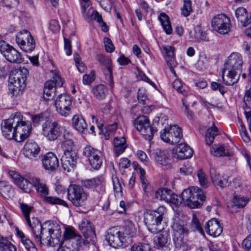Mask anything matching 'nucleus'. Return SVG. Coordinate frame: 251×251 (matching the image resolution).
<instances>
[{
    "label": "nucleus",
    "mask_w": 251,
    "mask_h": 251,
    "mask_svg": "<svg viewBox=\"0 0 251 251\" xmlns=\"http://www.w3.org/2000/svg\"><path fill=\"white\" fill-rule=\"evenodd\" d=\"M16 118L18 119V122L15 123V139L17 142H22L30 134L31 123L29 121H23V115L19 112L15 113V119Z\"/></svg>",
    "instance_id": "7"
},
{
    "label": "nucleus",
    "mask_w": 251,
    "mask_h": 251,
    "mask_svg": "<svg viewBox=\"0 0 251 251\" xmlns=\"http://www.w3.org/2000/svg\"><path fill=\"white\" fill-rule=\"evenodd\" d=\"M182 136L181 128L177 125L165 128L160 132V137L164 142L170 144L178 143Z\"/></svg>",
    "instance_id": "13"
},
{
    "label": "nucleus",
    "mask_w": 251,
    "mask_h": 251,
    "mask_svg": "<svg viewBox=\"0 0 251 251\" xmlns=\"http://www.w3.org/2000/svg\"><path fill=\"white\" fill-rule=\"evenodd\" d=\"M235 16L242 26H246L248 25L249 16L247 10L243 7H239L235 11Z\"/></svg>",
    "instance_id": "38"
},
{
    "label": "nucleus",
    "mask_w": 251,
    "mask_h": 251,
    "mask_svg": "<svg viewBox=\"0 0 251 251\" xmlns=\"http://www.w3.org/2000/svg\"><path fill=\"white\" fill-rule=\"evenodd\" d=\"M43 136L50 141H54L60 139L67 130L65 126H61L56 121L48 120L42 126Z\"/></svg>",
    "instance_id": "5"
},
{
    "label": "nucleus",
    "mask_w": 251,
    "mask_h": 251,
    "mask_svg": "<svg viewBox=\"0 0 251 251\" xmlns=\"http://www.w3.org/2000/svg\"><path fill=\"white\" fill-rule=\"evenodd\" d=\"M242 245L246 251H251V233L243 241Z\"/></svg>",
    "instance_id": "64"
},
{
    "label": "nucleus",
    "mask_w": 251,
    "mask_h": 251,
    "mask_svg": "<svg viewBox=\"0 0 251 251\" xmlns=\"http://www.w3.org/2000/svg\"><path fill=\"white\" fill-rule=\"evenodd\" d=\"M33 184V186L36 189L37 193L43 198V199L49 194V188L47 184L40 178L32 177L30 179Z\"/></svg>",
    "instance_id": "29"
},
{
    "label": "nucleus",
    "mask_w": 251,
    "mask_h": 251,
    "mask_svg": "<svg viewBox=\"0 0 251 251\" xmlns=\"http://www.w3.org/2000/svg\"><path fill=\"white\" fill-rule=\"evenodd\" d=\"M26 221L31 229L34 236L37 232L39 233V231L43 227V224L42 225L37 218L33 217L31 220L29 218L26 220Z\"/></svg>",
    "instance_id": "41"
},
{
    "label": "nucleus",
    "mask_w": 251,
    "mask_h": 251,
    "mask_svg": "<svg viewBox=\"0 0 251 251\" xmlns=\"http://www.w3.org/2000/svg\"><path fill=\"white\" fill-rule=\"evenodd\" d=\"M248 201V199L240 196H234L232 200L234 205L239 208L244 207Z\"/></svg>",
    "instance_id": "50"
},
{
    "label": "nucleus",
    "mask_w": 251,
    "mask_h": 251,
    "mask_svg": "<svg viewBox=\"0 0 251 251\" xmlns=\"http://www.w3.org/2000/svg\"><path fill=\"white\" fill-rule=\"evenodd\" d=\"M155 161L159 164L169 168L171 166V159L168 153L160 149H156L153 153Z\"/></svg>",
    "instance_id": "30"
},
{
    "label": "nucleus",
    "mask_w": 251,
    "mask_h": 251,
    "mask_svg": "<svg viewBox=\"0 0 251 251\" xmlns=\"http://www.w3.org/2000/svg\"><path fill=\"white\" fill-rule=\"evenodd\" d=\"M60 26L57 20H51L49 23V29L53 33H56L60 30Z\"/></svg>",
    "instance_id": "62"
},
{
    "label": "nucleus",
    "mask_w": 251,
    "mask_h": 251,
    "mask_svg": "<svg viewBox=\"0 0 251 251\" xmlns=\"http://www.w3.org/2000/svg\"><path fill=\"white\" fill-rule=\"evenodd\" d=\"M81 10L83 17L87 22L95 20L102 21V16L94 10L91 6L90 0H80Z\"/></svg>",
    "instance_id": "17"
},
{
    "label": "nucleus",
    "mask_w": 251,
    "mask_h": 251,
    "mask_svg": "<svg viewBox=\"0 0 251 251\" xmlns=\"http://www.w3.org/2000/svg\"><path fill=\"white\" fill-rule=\"evenodd\" d=\"M211 25L219 34H226L230 30V20L224 14H218L212 19Z\"/></svg>",
    "instance_id": "14"
},
{
    "label": "nucleus",
    "mask_w": 251,
    "mask_h": 251,
    "mask_svg": "<svg viewBox=\"0 0 251 251\" xmlns=\"http://www.w3.org/2000/svg\"><path fill=\"white\" fill-rule=\"evenodd\" d=\"M18 119H15V113L12 114L7 119L2 121L1 124V130L3 136L8 140L15 139V123H17Z\"/></svg>",
    "instance_id": "18"
},
{
    "label": "nucleus",
    "mask_w": 251,
    "mask_h": 251,
    "mask_svg": "<svg viewBox=\"0 0 251 251\" xmlns=\"http://www.w3.org/2000/svg\"><path fill=\"white\" fill-rule=\"evenodd\" d=\"M0 52L10 63L20 64L24 61L21 53L3 40H0Z\"/></svg>",
    "instance_id": "9"
},
{
    "label": "nucleus",
    "mask_w": 251,
    "mask_h": 251,
    "mask_svg": "<svg viewBox=\"0 0 251 251\" xmlns=\"http://www.w3.org/2000/svg\"><path fill=\"white\" fill-rule=\"evenodd\" d=\"M20 208L22 211L23 214L24 215L25 220H27L29 218V214L32 210L33 207L30 206L26 204L22 203H20Z\"/></svg>",
    "instance_id": "57"
},
{
    "label": "nucleus",
    "mask_w": 251,
    "mask_h": 251,
    "mask_svg": "<svg viewBox=\"0 0 251 251\" xmlns=\"http://www.w3.org/2000/svg\"><path fill=\"white\" fill-rule=\"evenodd\" d=\"M190 37L194 39L195 41L200 42L201 41L207 40L206 35L203 32L199 26H197L194 28V32H189Z\"/></svg>",
    "instance_id": "40"
},
{
    "label": "nucleus",
    "mask_w": 251,
    "mask_h": 251,
    "mask_svg": "<svg viewBox=\"0 0 251 251\" xmlns=\"http://www.w3.org/2000/svg\"><path fill=\"white\" fill-rule=\"evenodd\" d=\"M60 226L56 223L46 222L43 224V227L34 235V238L37 243L54 247L60 243L61 237Z\"/></svg>",
    "instance_id": "1"
},
{
    "label": "nucleus",
    "mask_w": 251,
    "mask_h": 251,
    "mask_svg": "<svg viewBox=\"0 0 251 251\" xmlns=\"http://www.w3.org/2000/svg\"><path fill=\"white\" fill-rule=\"evenodd\" d=\"M61 148L63 154L61 156L62 167L64 171L70 172L76 163V155L75 151V145L71 133L68 130L61 136Z\"/></svg>",
    "instance_id": "2"
},
{
    "label": "nucleus",
    "mask_w": 251,
    "mask_h": 251,
    "mask_svg": "<svg viewBox=\"0 0 251 251\" xmlns=\"http://www.w3.org/2000/svg\"><path fill=\"white\" fill-rule=\"evenodd\" d=\"M181 200L176 199V203H184L191 208H197L200 207L206 196L204 191L198 187L193 186L183 191L180 197Z\"/></svg>",
    "instance_id": "3"
},
{
    "label": "nucleus",
    "mask_w": 251,
    "mask_h": 251,
    "mask_svg": "<svg viewBox=\"0 0 251 251\" xmlns=\"http://www.w3.org/2000/svg\"><path fill=\"white\" fill-rule=\"evenodd\" d=\"M197 176L199 179V183L203 188H207L210 184L205 174L201 170H199L197 172Z\"/></svg>",
    "instance_id": "49"
},
{
    "label": "nucleus",
    "mask_w": 251,
    "mask_h": 251,
    "mask_svg": "<svg viewBox=\"0 0 251 251\" xmlns=\"http://www.w3.org/2000/svg\"><path fill=\"white\" fill-rule=\"evenodd\" d=\"M79 229L86 239L87 243L94 244L96 238L95 232L89 221L86 219L82 220L79 225Z\"/></svg>",
    "instance_id": "20"
},
{
    "label": "nucleus",
    "mask_w": 251,
    "mask_h": 251,
    "mask_svg": "<svg viewBox=\"0 0 251 251\" xmlns=\"http://www.w3.org/2000/svg\"><path fill=\"white\" fill-rule=\"evenodd\" d=\"M43 201L51 205H60L68 207L67 203L63 200L55 196H48L47 195L43 199Z\"/></svg>",
    "instance_id": "42"
},
{
    "label": "nucleus",
    "mask_w": 251,
    "mask_h": 251,
    "mask_svg": "<svg viewBox=\"0 0 251 251\" xmlns=\"http://www.w3.org/2000/svg\"><path fill=\"white\" fill-rule=\"evenodd\" d=\"M104 179L102 176H97L92 179H86L81 181V185L88 189H101L103 185Z\"/></svg>",
    "instance_id": "32"
},
{
    "label": "nucleus",
    "mask_w": 251,
    "mask_h": 251,
    "mask_svg": "<svg viewBox=\"0 0 251 251\" xmlns=\"http://www.w3.org/2000/svg\"><path fill=\"white\" fill-rule=\"evenodd\" d=\"M42 163L45 170L52 171L59 166V161L52 152H48L42 157Z\"/></svg>",
    "instance_id": "26"
},
{
    "label": "nucleus",
    "mask_w": 251,
    "mask_h": 251,
    "mask_svg": "<svg viewBox=\"0 0 251 251\" xmlns=\"http://www.w3.org/2000/svg\"><path fill=\"white\" fill-rule=\"evenodd\" d=\"M163 49L167 57L169 59V61H172L174 55V47L170 46H165L163 47Z\"/></svg>",
    "instance_id": "60"
},
{
    "label": "nucleus",
    "mask_w": 251,
    "mask_h": 251,
    "mask_svg": "<svg viewBox=\"0 0 251 251\" xmlns=\"http://www.w3.org/2000/svg\"><path fill=\"white\" fill-rule=\"evenodd\" d=\"M96 59L105 69L111 68V60L102 54H98Z\"/></svg>",
    "instance_id": "52"
},
{
    "label": "nucleus",
    "mask_w": 251,
    "mask_h": 251,
    "mask_svg": "<svg viewBox=\"0 0 251 251\" xmlns=\"http://www.w3.org/2000/svg\"><path fill=\"white\" fill-rule=\"evenodd\" d=\"M243 65V60L241 55L237 53H232L228 57L226 62L224 72L227 70L234 71H241Z\"/></svg>",
    "instance_id": "21"
},
{
    "label": "nucleus",
    "mask_w": 251,
    "mask_h": 251,
    "mask_svg": "<svg viewBox=\"0 0 251 251\" xmlns=\"http://www.w3.org/2000/svg\"><path fill=\"white\" fill-rule=\"evenodd\" d=\"M114 191L117 193L122 192V186L120 181L116 176H113L112 177Z\"/></svg>",
    "instance_id": "59"
},
{
    "label": "nucleus",
    "mask_w": 251,
    "mask_h": 251,
    "mask_svg": "<svg viewBox=\"0 0 251 251\" xmlns=\"http://www.w3.org/2000/svg\"><path fill=\"white\" fill-rule=\"evenodd\" d=\"M67 198L74 206L80 207L85 204L88 194L81 186L72 184L67 189Z\"/></svg>",
    "instance_id": "6"
},
{
    "label": "nucleus",
    "mask_w": 251,
    "mask_h": 251,
    "mask_svg": "<svg viewBox=\"0 0 251 251\" xmlns=\"http://www.w3.org/2000/svg\"><path fill=\"white\" fill-rule=\"evenodd\" d=\"M159 20L164 31L167 34H170L172 32V28L169 17L165 13H162L159 16Z\"/></svg>",
    "instance_id": "43"
},
{
    "label": "nucleus",
    "mask_w": 251,
    "mask_h": 251,
    "mask_svg": "<svg viewBox=\"0 0 251 251\" xmlns=\"http://www.w3.org/2000/svg\"><path fill=\"white\" fill-rule=\"evenodd\" d=\"M182 15L187 17L192 12V1L190 0H183V5L181 9Z\"/></svg>",
    "instance_id": "51"
},
{
    "label": "nucleus",
    "mask_w": 251,
    "mask_h": 251,
    "mask_svg": "<svg viewBox=\"0 0 251 251\" xmlns=\"http://www.w3.org/2000/svg\"><path fill=\"white\" fill-rule=\"evenodd\" d=\"M174 231L173 241L176 247L180 248L184 246L185 241L184 238L187 237L189 231L182 221H179L174 223L173 226Z\"/></svg>",
    "instance_id": "12"
},
{
    "label": "nucleus",
    "mask_w": 251,
    "mask_h": 251,
    "mask_svg": "<svg viewBox=\"0 0 251 251\" xmlns=\"http://www.w3.org/2000/svg\"><path fill=\"white\" fill-rule=\"evenodd\" d=\"M173 154L175 158L185 159L192 156L193 150L185 144H179L173 149Z\"/></svg>",
    "instance_id": "24"
},
{
    "label": "nucleus",
    "mask_w": 251,
    "mask_h": 251,
    "mask_svg": "<svg viewBox=\"0 0 251 251\" xmlns=\"http://www.w3.org/2000/svg\"><path fill=\"white\" fill-rule=\"evenodd\" d=\"M56 88L53 80L47 81L44 89V98L46 100L52 99L55 95Z\"/></svg>",
    "instance_id": "33"
},
{
    "label": "nucleus",
    "mask_w": 251,
    "mask_h": 251,
    "mask_svg": "<svg viewBox=\"0 0 251 251\" xmlns=\"http://www.w3.org/2000/svg\"><path fill=\"white\" fill-rule=\"evenodd\" d=\"M95 79V74L92 71L90 74L84 75L83 76V83L84 84L88 85L91 83Z\"/></svg>",
    "instance_id": "63"
},
{
    "label": "nucleus",
    "mask_w": 251,
    "mask_h": 251,
    "mask_svg": "<svg viewBox=\"0 0 251 251\" xmlns=\"http://www.w3.org/2000/svg\"><path fill=\"white\" fill-rule=\"evenodd\" d=\"M0 194L6 199L10 198L13 195L12 186L6 181H0Z\"/></svg>",
    "instance_id": "39"
},
{
    "label": "nucleus",
    "mask_w": 251,
    "mask_h": 251,
    "mask_svg": "<svg viewBox=\"0 0 251 251\" xmlns=\"http://www.w3.org/2000/svg\"><path fill=\"white\" fill-rule=\"evenodd\" d=\"M38 144L32 140L27 141L24 146L23 153L25 156L30 160H36L40 152Z\"/></svg>",
    "instance_id": "23"
},
{
    "label": "nucleus",
    "mask_w": 251,
    "mask_h": 251,
    "mask_svg": "<svg viewBox=\"0 0 251 251\" xmlns=\"http://www.w3.org/2000/svg\"><path fill=\"white\" fill-rule=\"evenodd\" d=\"M211 87L214 91L218 90L223 95L226 92V90L223 85L216 82H211Z\"/></svg>",
    "instance_id": "61"
},
{
    "label": "nucleus",
    "mask_w": 251,
    "mask_h": 251,
    "mask_svg": "<svg viewBox=\"0 0 251 251\" xmlns=\"http://www.w3.org/2000/svg\"><path fill=\"white\" fill-rule=\"evenodd\" d=\"M218 134L217 128L214 125L209 128L206 132L205 135V142L207 145H211L215 139L216 136Z\"/></svg>",
    "instance_id": "44"
},
{
    "label": "nucleus",
    "mask_w": 251,
    "mask_h": 251,
    "mask_svg": "<svg viewBox=\"0 0 251 251\" xmlns=\"http://www.w3.org/2000/svg\"><path fill=\"white\" fill-rule=\"evenodd\" d=\"M92 91L94 97L99 100L104 99L108 93L107 88L103 84L96 85L93 88Z\"/></svg>",
    "instance_id": "37"
},
{
    "label": "nucleus",
    "mask_w": 251,
    "mask_h": 251,
    "mask_svg": "<svg viewBox=\"0 0 251 251\" xmlns=\"http://www.w3.org/2000/svg\"><path fill=\"white\" fill-rule=\"evenodd\" d=\"M120 230L126 243L136 235L137 229L135 224L132 221L126 220L123 225L120 226Z\"/></svg>",
    "instance_id": "25"
},
{
    "label": "nucleus",
    "mask_w": 251,
    "mask_h": 251,
    "mask_svg": "<svg viewBox=\"0 0 251 251\" xmlns=\"http://www.w3.org/2000/svg\"><path fill=\"white\" fill-rule=\"evenodd\" d=\"M131 251H152L149 244L140 243L134 245L131 248Z\"/></svg>",
    "instance_id": "54"
},
{
    "label": "nucleus",
    "mask_w": 251,
    "mask_h": 251,
    "mask_svg": "<svg viewBox=\"0 0 251 251\" xmlns=\"http://www.w3.org/2000/svg\"><path fill=\"white\" fill-rule=\"evenodd\" d=\"M154 247L159 249L165 247L168 244V234L166 232H163L153 238Z\"/></svg>",
    "instance_id": "36"
},
{
    "label": "nucleus",
    "mask_w": 251,
    "mask_h": 251,
    "mask_svg": "<svg viewBox=\"0 0 251 251\" xmlns=\"http://www.w3.org/2000/svg\"><path fill=\"white\" fill-rule=\"evenodd\" d=\"M104 74L105 76L106 83L110 86V89L112 90L114 87L112 67L108 69H104Z\"/></svg>",
    "instance_id": "53"
},
{
    "label": "nucleus",
    "mask_w": 251,
    "mask_h": 251,
    "mask_svg": "<svg viewBox=\"0 0 251 251\" xmlns=\"http://www.w3.org/2000/svg\"><path fill=\"white\" fill-rule=\"evenodd\" d=\"M159 193L162 194V198H161V200L167 202H172V198L175 199V196L177 197V196H172V191L165 188L159 189V192L158 194H159Z\"/></svg>",
    "instance_id": "48"
},
{
    "label": "nucleus",
    "mask_w": 251,
    "mask_h": 251,
    "mask_svg": "<svg viewBox=\"0 0 251 251\" xmlns=\"http://www.w3.org/2000/svg\"><path fill=\"white\" fill-rule=\"evenodd\" d=\"M239 78V75L237 72L227 70L224 72V69L222 71V79L224 84L227 86H231L236 83Z\"/></svg>",
    "instance_id": "31"
},
{
    "label": "nucleus",
    "mask_w": 251,
    "mask_h": 251,
    "mask_svg": "<svg viewBox=\"0 0 251 251\" xmlns=\"http://www.w3.org/2000/svg\"><path fill=\"white\" fill-rule=\"evenodd\" d=\"M0 251H16V247L6 239L1 238L0 239Z\"/></svg>",
    "instance_id": "46"
},
{
    "label": "nucleus",
    "mask_w": 251,
    "mask_h": 251,
    "mask_svg": "<svg viewBox=\"0 0 251 251\" xmlns=\"http://www.w3.org/2000/svg\"><path fill=\"white\" fill-rule=\"evenodd\" d=\"M28 73V70L24 68L22 69L13 72L9 77L8 85H16L21 88L25 89L26 86L25 81Z\"/></svg>",
    "instance_id": "19"
},
{
    "label": "nucleus",
    "mask_w": 251,
    "mask_h": 251,
    "mask_svg": "<svg viewBox=\"0 0 251 251\" xmlns=\"http://www.w3.org/2000/svg\"><path fill=\"white\" fill-rule=\"evenodd\" d=\"M9 93L12 97H18L22 94L24 89L17 86L8 85Z\"/></svg>",
    "instance_id": "55"
},
{
    "label": "nucleus",
    "mask_w": 251,
    "mask_h": 251,
    "mask_svg": "<svg viewBox=\"0 0 251 251\" xmlns=\"http://www.w3.org/2000/svg\"><path fill=\"white\" fill-rule=\"evenodd\" d=\"M83 154L94 169L100 168L102 163V158L101 152L99 150L91 146H87L83 149Z\"/></svg>",
    "instance_id": "16"
},
{
    "label": "nucleus",
    "mask_w": 251,
    "mask_h": 251,
    "mask_svg": "<svg viewBox=\"0 0 251 251\" xmlns=\"http://www.w3.org/2000/svg\"><path fill=\"white\" fill-rule=\"evenodd\" d=\"M166 213V209L163 206H159L156 209L147 212L145 215V223L148 230L153 234L161 231L163 227L161 222L163 216Z\"/></svg>",
    "instance_id": "4"
},
{
    "label": "nucleus",
    "mask_w": 251,
    "mask_h": 251,
    "mask_svg": "<svg viewBox=\"0 0 251 251\" xmlns=\"http://www.w3.org/2000/svg\"><path fill=\"white\" fill-rule=\"evenodd\" d=\"M205 229L207 234L213 237L219 236L223 231L219 222L215 218L209 220L205 224Z\"/></svg>",
    "instance_id": "27"
},
{
    "label": "nucleus",
    "mask_w": 251,
    "mask_h": 251,
    "mask_svg": "<svg viewBox=\"0 0 251 251\" xmlns=\"http://www.w3.org/2000/svg\"><path fill=\"white\" fill-rule=\"evenodd\" d=\"M106 240L109 245L114 248L121 247L126 243L119 226H112L107 230Z\"/></svg>",
    "instance_id": "15"
},
{
    "label": "nucleus",
    "mask_w": 251,
    "mask_h": 251,
    "mask_svg": "<svg viewBox=\"0 0 251 251\" xmlns=\"http://www.w3.org/2000/svg\"><path fill=\"white\" fill-rule=\"evenodd\" d=\"M64 236L66 239H75L77 241H79L81 238L80 235L76 233L75 229L71 227L65 228Z\"/></svg>",
    "instance_id": "45"
},
{
    "label": "nucleus",
    "mask_w": 251,
    "mask_h": 251,
    "mask_svg": "<svg viewBox=\"0 0 251 251\" xmlns=\"http://www.w3.org/2000/svg\"><path fill=\"white\" fill-rule=\"evenodd\" d=\"M55 105L57 112L61 116L67 117L72 113V100L66 94H60L57 97Z\"/></svg>",
    "instance_id": "10"
},
{
    "label": "nucleus",
    "mask_w": 251,
    "mask_h": 251,
    "mask_svg": "<svg viewBox=\"0 0 251 251\" xmlns=\"http://www.w3.org/2000/svg\"><path fill=\"white\" fill-rule=\"evenodd\" d=\"M25 248L28 251H38L34 244L29 239L26 238L23 239L22 242Z\"/></svg>",
    "instance_id": "56"
},
{
    "label": "nucleus",
    "mask_w": 251,
    "mask_h": 251,
    "mask_svg": "<svg viewBox=\"0 0 251 251\" xmlns=\"http://www.w3.org/2000/svg\"><path fill=\"white\" fill-rule=\"evenodd\" d=\"M16 41L21 49L26 52H32L35 48V41L27 30L18 32L16 37Z\"/></svg>",
    "instance_id": "11"
},
{
    "label": "nucleus",
    "mask_w": 251,
    "mask_h": 251,
    "mask_svg": "<svg viewBox=\"0 0 251 251\" xmlns=\"http://www.w3.org/2000/svg\"><path fill=\"white\" fill-rule=\"evenodd\" d=\"M114 152L116 156L123 153L127 147L126 140L124 137H116L114 139Z\"/></svg>",
    "instance_id": "34"
},
{
    "label": "nucleus",
    "mask_w": 251,
    "mask_h": 251,
    "mask_svg": "<svg viewBox=\"0 0 251 251\" xmlns=\"http://www.w3.org/2000/svg\"><path fill=\"white\" fill-rule=\"evenodd\" d=\"M134 125L146 140L150 141L152 139L155 130L151 125L149 119L146 116H138L134 121Z\"/></svg>",
    "instance_id": "8"
},
{
    "label": "nucleus",
    "mask_w": 251,
    "mask_h": 251,
    "mask_svg": "<svg viewBox=\"0 0 251 251\" xmlns=\"http://www.w3.org/2000/svg\"><path fill=\"white\" fill-rule=\"evenodd\" d=\"M210 174L212 182L215 186L223 189L230 185V182L228 180V176H221L217 173L214 169L210 170Z\"/></svg>",
    "instance_id": "28"
},
{
    "label": "nucleus",
    "mask_w": 251,
    "mask_h": 251,
    "mask_svg": "<svg viewBox=\"0 0 251 251\" xmlns=\"http://www.w3.org/2000/svg\"><path fill=\"white\" fill-rule=\"evenodd\" d=\"M211 153L215 156H225L228 155L226 152L223 146L214 145L210 150Z\"/></svg>",
    "instance_id": "47"
},
{
    "label": "nucleus",
    "mask_w": 251,
    "mask_h": 251,
    "mask_svg": "<svg viewBox=\"0 0 251 251\" xmlns=\"http://www.w3.org/2000/svg\"><path fill=\"white\" fill-rule=\"evenodd\" d=\"M193 172V168L188 162H185L180 168V173L184 175H189Z\"/></svg>",
    "instance_id": "58"
},
{
    "label": "nucleus",
    "mask_w": 251,
    "mask_h": 251,
    "mask_svg": "<svg viewBox=\"0 0 251 251\" xmlns=\"http://www.w3.org/2000/svg\"><path fill=\"white\" fill-rule=\"evenodd\" d=\"M10 175L12 176L14 183L19 188L26 193H29L31 192L33 184L30 179L32 177L27 179L15 172H11Z\"/></svg>",
    "instance_id": "22"
},
{
    "label": "nucleus",
    "mask_w": 251,
    "mask_h": 251,
    "mask_svg": "<svg viewBox=\"0 0 251 251\" xmlns=\"http://www.w3.org/2000/svg\"><path fill=\"white\" fill-rule=\"evenodd\" d=\"M72 122L73 126L78 131L84 133L86 130L87 125L82 116L78 115H75L72 119Z\"/></svg>",
    "instance_id": "35"
}]
</instances>
